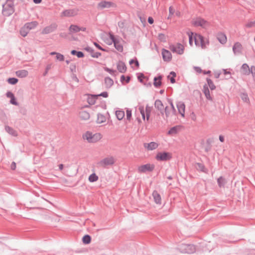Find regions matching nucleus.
I'll return each instance as SVG.
<instances>
[{
  "label": "nucleus",
  "instance_id": "e2e57ef3",
  "mask_svg": "<svg viewBox=\"0 0 255 255\" xmlns=\"http://www.w3.org/2000/svg\"><path fill=\"white\" fill-rule=\"evenodd\" d=\"M94 45L99 50H102L103 51H106V49L102 47L99 44H98L96 42H94Z\"/></svg>",
  "mask_w": 255,
  "mask_h": 255
},
{
  "label": "nucleus",
  "instance_id": "864d4df0",
  "mask_svg": "<svg viewBox=\"0 0 255 255\" xmlns=\"http://www.w3.org/2000/svg\"><path fill=\"white\" fill-rule=\"evenodd\" d=\"M104 70L112 75H114L115 74V73L116 72V70H113L112 69H110L107 67L104 68Z\"/></svg>",
  "mask_w": 255,
  "mask_h": 255
},
{
  "label": "nucleus",
  "instance_id": "2f4dec72",
  "mask_svg": "<svg viewBox=\"0 0 255 255\" xmlns=\"http://www.w3.org/2000/svg\"><path fill=\"white\" fill-rule=\"evenodd\" d=\"M37 25L36 21H32L30 22H27L24 24V26L29 30L34 28Z\"/></svg>",
  "mask_w": 255,
  "mask_h": 255
},
{
  "label": "nucleus",
  "instance_id": "473e14b6",
  "mask_svg": "<svg viewBox=\"0 0 255 255\" xmlns=\"http://www.w3.org/2000/svg\"><path fill=\"white\" fill-rule=\"evenodd\" d=\"M28 71L26 70H18L16 72V75L17 77L20 78H24L27 76Z\"/></svg>",
  "mask_w": 255,
  "mask_h": 255
},
{
  "label": "nucleus",
  "instance_id": "603ef678",
  "mask_svg": "<svg viewBox=\"0 0 255 255\" xmlns=\"http://www.w3.org/2000/svg\"><path fill=\"white\" fill-rule=\"evenodd\" d=\"M150 111H151V110H150V107H148V106H146L145 112L146 114V118L147 121H148V120L149 119Z\"/></svg>",
  "mask_w": 255,
  "mask_h": 255
},
{
  "label": "nucleus",
  "instance_id": "09e8293b",
  "mask_svg": "<svg viewBox=\"0 0 255 255\" xmlns=\"http://www.w3.org/2000/svg\"><path fill=\"white\" fill-rule=\"evenodd\" d=\"M129 63L130 65H131L132 64H134L135 66L137 68H138L139 66V62L137 60V59L135 58L134 59H131L129 61Z\"/></svg>",
  "mask_w": 255,
  "mask_h": 255
},
{
  "label": "nucleus",
  "instance_id": "13d9d810",
  "mask_svg": "<svg viewBox=\"0 0 255 255\" xmlns=\"http://www.w3.org/2000/svg\"><path fill=\"white\" fill-rule=\"evenodd\" d=\"M255 20L251 21L247 23L246 25V26L248 28H251L255 26Z\"/></svg>",
  "mask_w": 255,
  "mask_h": 255
},
{
  "label": "nucleus",
  "instance_id": "37998d69",
  "mask_svg": "<svg viewBox=\"0 0 255 255\" xmlns=\"http://www.w3.org/2000/svg\"><path fill=\"white\" fill-rule=\"evenodd\" d=\"M29 30L23 26L20 30V34L23 37H25L28 33Z\"/></svg>",
  "mask_w": 255,
  "mask_h": 255
},
{
  "label": "nucleus",
  "instance_id": "20e7f679",
  "mask_svg": "<svg viewBox=\"0 0 255 255\" xmlns=\"http://www.w3.org/2000/svg\"><path fill=\"white\" fill-rule=\"evenodd\" d=\"M178 250L181 253L191 254L195 252L196 248L192 244H182L179 245Z\"/></svg>",
  "mask_w": 255,
  "mask_h": 255
},
{
  "label": "nucleus",
  "instance_id": "ddd939ff",
  "mask_svg": "<svg viewBox=\"0 0 255 255\" xmlns=\"http://www.w3.org/2000/svg\"><path fill=\"white\" fill-rule=\"evenodd\" d=\"M115 3L113 2L106 0H102L98 3L97 5V8L98 9H103L105 8H108L111 7H113L115 6Z\"/></svg>",
  "mask_w": 255,
  "mask_h": 255
},
{
  "label": "nucleus",
  "instance_id": "b1692460",
  "mask_svg": "<svg viewBox=\"0 0 255 255\" xmlns=\"http://www.w3.org/2000/svg\"><path fill=\"white\" fill-rule=\"evenodd\" d=\"M217 38L221 44H225L227 42V37L226 35L222 32L218 33Z\"/></svg>",
  "mask_w": 255,
  "mask_h": 255
},
{
  "label": "nucleus",
  "instance_id": "6ab92c4d",
  "mask_svg": "<svg viewBox=\"0 0 255 255\" xmlns=\"http://www.w3.org/2000/svg\"><path fill=\"white\" fill-rule=\"evenodd\" d=\"M242 46L239 42H236L233 46V51L235 55L240 54L242 52Z\"/></svg>",
  "mask_w": 255,
  "mask_h": 255
},
{
  "label": "nucleus",
  "instance_id": "bb28decb",
  "mask_svg": "<svg viewBox=\"0 0 255 255\" xmlns=\"http://www.w3.org/2000/svg\"><path fill=\"white\" fill-rule=\"evenodd\" d=\"M152 196L153 197L155 202L156 204H161V196L157 191L154 190L153 192Z\"/></svg>",
  "mask_w": 255,
  "mask_h": 255
},
{
  "label": "nucleus",
  "instance_id": "a18cd8bd",
  "mask_svg": "<svg viewBox=\"0 0 255 255\" xmlns=\"http://www.w3.org/2000/svg\"><path fill=\"white\" fill-rule=\"evenodd\" d=\"M240 97L245 102L249 103L250 101L248 95L247 93H242L240 95Z\"/></svg>",
  "mask_w": 255,
  "mask_h": 255
},
{
  "label": "nucleus",
  "instance_id": "7ed1b4c3",
  "mask_svg": "<svg viewBox=\"0 0 255 255\" xmlns=\"http://www.w3.org/2000/svg\"><path fill=\"white\" fill-rule=\"evenodd\" d=\"M194 40L195 45L200 46L202 49L206 48V46L209 44V40L199 34H195Z\"/></svg>",
  "mask_w": 255,
  "mask_h": 255
},
{
  "label": "nucleus",
  "instance_id": "0eeeda50",
  "mask_svg": "<svg viewBox=\"0 0 255 255\" xmlns=\"http://www.w3.org/2000/svg\"><path fill=\"white\" fill-rule=\"evenodd\" d=\"M169 49L172 52L181 55L184 53V47L181 43H177L175 45H170Z\"/></svg>",
  "mask_w": 255,
  "mask_h": 255
},
{
  "label": "nucleus",
  "instance_id": "412c9836",
  "mask_svg": "<svg viewBox=\"0 0 255 255\" xmlns=\"http://www.w3.org/2000/svg\"><path fill=\"white\" fill-rule=\"evenodd\" d=\"M250 69L247 63H244L241 66L240 72L243 75H249L250 74Z\"/></svg>",
  "mask_w": 255,
  "mask_h": 255
},
{
  "label": "nucleus",
  "instance_id": "4c0bfd02",
  "mask_svg": "<svg viewBox=\"0 0 255 255\" xmlns=\"http://www.w3.org/2000/svg\"><path fill=\"white\" fill-rule=\"evenodd\" d=\"M176 76V73L174 71H171L169 75L167 76V78L170 80L172 84L175 83V77Z\"/></svg>",
  "mask_w": 255,
  "mask_h": 255
},
{
  "label": "nucleus",
  "instance_id": "c9c22d12",
  "mask_svg": "<svg viewBox=\"0 0 255 255\" xmlns=\"http://www.w3.org/2000/svg\"><path fill=\"white\" fill-rule=\"evenodd\" d=\"M91 237L89 235H85L82 238V242L85 245H88L91 242Z\"/></svg>",
  "mask_w": 255,
  "mask_h": 255
},
{
  "label": "nucleus",
  "instance_id": "9d476101",
  "mask_svg": "<svg viewBox=\"0 0 255 255\" xmlns=\"http://www.w3.org/2000/svg\"><path fill=\"white\" fill-rule=\"evenodd\" d=\"M115 159L113 157H106L101 160L99 163L100 166L104 168L106 167L108 165H112L115 163Z\"/></svg>",
  "mask_w": 255,
  "mask_h": 255
},
{
  "label": "nucleus",
  "instance_id": "4be33fe9",
  "mask_svg": "<svg viewBox=\"0 0 255 255\" xmlns=\"http://www.w3.org/2000/svg\"><path fill=\"white\" fill-rule=\"evenodd\" d=\"M117 67L118 70L120 73H125L127 70V67L125 63L122 61H119V62L117 63Z\"/></svg>",
  "mask_w": 255,
  "mask_h": 255
},
{
  "label": "nucleus",
  "instance_id": "f257e3e1",
  "mask_svg": "<svg viewBox=\"0 0 255 255\" xmlns=\"http://www.w3.org/2000/svg\"><path fill=\"white\" fill-rule=\"evenodd\" d=\"M109 38L112 40V42L109 44L111 45L112 43L114 44L115 48L119 52H123V46L120 44V39L119 36H115L112 32H110L108 34Z\"/></svg>",
  "mask_w": 255,
  "mask_h": 255
},
{
  "label": "nucleus",
  "instance_id": "cd10ccee",
  "mask_svg": "<svg viewBox=\"0 0 255 255\" xmlns=\"http://www.w3.org/2000/svg\"><path fill=\"white\" fill-rule=\"evenodd\" d=\"M104 82L107 89H110L114 84L113 80L109 77H105Z\"/></svg>",
  "mask_w": 255,
  "mask_h": 255
},
{
  "label": "nucleus",
  "instance_id": "1a4fd4ad",
  "mask_svg": "<svg viewBox=\"0 0 255 255\" xmlns=\"http://www.w3.org/2000/svg\"><path fill=\"white\" fill-rule=\"evenodd\" d=\"M99 136L100 135H93L91 132L88 131L83 134V137L84 139L87 140L89 142L94 143L97 141V137Z\"/></svg>",
  "mask_w": 255,
  "mask_h": 255
},
{
  "label": "nucleus",
  "instance_id": "2eb2a0df",
  "mask_svg": "<svg viewBox=\"0 0 255 255\" xmlns=\"http://www.w3.org/2000/svg\"><path fill=\"white\" fill-rule=\"evenodd\" d=\"M176 106L179 113L182 117H184L185 109V105L184 103L181 101L178 102L176 104Z\"/></svg>",
  "mask_w": 255,
  "mask_h": 255
},
{
  "label": "nucleus",
  "instance_id": "4468645a",
  "mask_svg": "<svg viewBox=\"0 0 255 255\" xmlns=\"http://www.w3.org/2000/svg\"><path fill=\"white\" fill-rule=\"evenodd\" d=\"M162 56L163 60L164 61L169 62L172 59V55L171 52L164 48L162 50Z\"/></svg>",
  "mask_w": 255,
  "mask_h": 255
},
{
  "label": "nucleus",
  "instance_id": "f3484780",
  "mask_svg": "<svg viewBox=\"0 0 255 255\" xmlns=\"http://www.w3.org/2000/svg\"><path fill=\"white\" fill-rule=\"evenodd\" d=\"M143 145L147 150H153L158 147V144L155 142L152 141L149 143H144Z\"/></svg>",
  "mask_w": 255,
  "mask_h": 255
},
{
  "label": "nucleus",
  "instance_id": "aec40b11",
  "mask_svg": "<svg viewBox=\"0 0 255 255\" xmlns=\"http://www.w3.org/2000/svg\"><path fill=\"white\" fill-rule=\"evenodd\" d=\"M203 92L206 98L209 101H213L212 97L210 95V91L208 86L205 84L203 87Z\"/></svg>",
  "mask_w": 255,
  "mask_h": 255
},
{
  "label": "nucleus",
  "instance_id": "a211bd4d",
  "mask_svg": "<svg viewBox=\"0 0 255 255\" xmlns=\"http://www.w3.org/2000/svg\"><path fill=\"white\" fill-rule=\"evenodd\" d=\"M162 77L163 76L160 74L154 77L153 84L155 88H159L161 86Z\"/></svg>",
  "mask_w": 255,
  "mask_h": 255
},
{
  "label": "nucleus",
  "instance_id": "4d7b16f0",
  "mask_svg": "<svg viewBox=\"0 0 255 255\" xmlns=\"http://www.w3.org/2000/svg\"><path fill=\"white\" fill-rule=\"evenodd\" d=\"M95 96H97L98 97L99 96H102L104 98H108L109 96V94L107 92L105 91L101 93L100 94L95 95Z\"/></svg>",
  "mask_w": 255,
  "mask_h": 255
},
{
  "label": "nucleus",
  "instance_id": "c756f323",
  "mask_svg": "<svg viewBox=\"0 0 255 255\" xmlns=\"http://www.w3.org/2000/svg\"><path fill=\"white\" fill-rule=\"evenodd\" d=\"M69 34H72L73 33H77L80 31V26L75 24H71L69 28Z\"/></svg>",
  "mask_w": 255,
  "mask_h": 255
},
{
  "label": "nucleus",
  "instance_id": "69168bd1",
  "mask_svg": "<svg viewBox=\"0 0 255 255\" xmlns=\"http://www.w3.org/2000/svg\"><path fill=\"white\" fill-rule=\"evenodd\" d=\"M76 65L74 64H71L70 66V69L72 72H76Z\"/></svg>",
  "mask_w": 255,
  "mask_h": 255
},
{
  "label": "nucleus",
  "instance_id": "3c124183",
  "mask_svg": "<svg viewBox=\"0 0 255 255\" xmlns=\"http://www.w3.org/2000/svg\"><path fill=\"white\" fill-rule=\"evenodd\" d=\"M132 117L131 110L128 109L126 111V118L127 120L130 121Z\"/></svg>",
  "mask_w": 255,
  "mask_h": 255
},
{
  "label": "nucleus",
  "instance_id": "0e129e2a",
  "mask_svg": "<svg viewBox=\"0 0 255 255\" xmlns=\"http://www.w3.org/2000/svg\"><path fill=\"white\" fill-rule=\"evenodd\" d=\"M193 68L194 70L196 71V72H197V73H201L203 71V70L200 67L194 66Z\"/></svg>",
  "mask_w": 255,
  "mask_h": 255
},
{
  "label": "nucleus",
  "instance_id": "de8ad7c7",
  "mask_svg": "<svg viewBox=\"0 0 255 255\" xmlns=\"http://www.w3.org/2000/svg\"><path fill=\"white\" fill-rule=\"evenodd\" d=\"M18 79L15 77L9 78L7 81L11 85H15L18 82Z\"/></svg>",
  "mask_w": 255,
  "mask_h": 255
},
{
  "label": "nucleus",
  "instance_id": "a878e982",
  "mask_svg": "<svg viewBox=\"0 0 255 255\" xmlns=\"http://www.w3.org/2000/svg\"><path fill=\"white\" fill-rule=\"evenodd\" d=\"M5 130L7 133L12 136H16L17 135V131L12 128L8 126H5Z\"/></svg>",
  "mask_w": 255,
  "mask_h": 255
},
{
  "label": "nucleus",
  "instance_id": "ea45409f",
  "mask_svg": "<svg viewBox=\"0 0 255 255\" xmlns=\"http://www.w3.org/2000/svg\"><path fill=\"white\" fill-rule=\"evenodd\" d=\"M206 81H207V82L208 84V86L210 88L211 90L212 91L216 89V86L214 85V84L213 83V81L211 79H210L209 78H207Z\"/></svg>",
  "mask_w": 255,
  "mask_h": 255
},
{
  "label": "nucleus",
  "instance_id": "6e6552de",
  "mask_svg": "<svg viewBox=\"0 0 255 255\" xmlns=\"http://www.w3.org/2000/svg\"><path fill=\"white\" fill-rule=\"evenodd\" d=\"M79 10L76 8L65 9L63 10L60 14L61 17H73L78 14Z\"/></svg>",
  "mask_w": 255,
  "mask_h": 255
},
{
  "label": "nucleus",
  "instance_id": "680f3d73",
  "mask_svg": "<svg viewBox=\"0 0 255 255\" xmlns=\"http://www.w3.org/2000/svg\"><path fill=\"white\" fill-rule=\"evenodd\" d=\"M6 96L8 98L11 99L14 97V95L12 92L8 91L6 93Z\"/></svg>",
  "mask_w": 255,
  "mask_h": 255
},
{
  "label": "nucleus",
  "instance_id": "72a5a7b5",
  "mask_svg": "<svg viewBox=\"0 0 255 255\" xmlns=\"http://www.w3.org/2000/svg\"><path fill=\"white\" fill-rule=\"evenodd\" d=\"M179 129H180L179 126H174L169 129V130L168 131L167 133L169 135H172V134H176Z\"/></svg>",
  "mask_w": 255,
  "mask_h": 255
},
{
  "label": "nucleus",
  "instance_id": "423d86ee",
  "mask_svg": "<svg viewBox=\"0 0 255 255\" xmlns=\"http://www.w3.org/2000/svg\"><path fill=\"white\" fill-rule=\"evenodd\" d=\"M192 24L195 26H201L205 28L209 25V23L204 18L197 17L196 19L193 20Z\"/></svg>",
  "mask_w": 255,
  "mask_h": 255
},
{
  "label": "nucleus",
  "instance_id": "dca6fc26",
  "mask_svg": "<svg viewBox=\"0 0 255 255\" xmlns=\"http://www.w3.org/2000/svg\"><path fill=\"white\" fill-rule=\"evenodd\" d=\"M86 51L89 52L91 54V56L93 58H98L99 56H101V53L99 52H94V50L90 46H86L84 49Z\"/></svg>",
  "mask_w": 255,
  "mask_h": 255
},
{
  "label": "nucleus",
  "instance_id": "c03bdc74",
  "mask_svg": "<svg viewBox=\"0 0 255 255\" xmlns=\"http://www.w3.org/2000/svg\"><path fill=\"white\" fill-rule=\"evenodd\" d=\"M106 118L103 115L101 114H98L97 115V123L99 124H101L105 122Z\"/></svg>",
  "mask_w": 255,
  "mask_h": 255
},
{
  "label": "nucleus",
  "instance_id": "39448f33",
  "mask_svg": "<svg viewBox=\"0 0 255 255\" xmlns=\"http://www.w3.org/2000/svg\"><path fill=\"white\" fill-rule=\"evenodd\" d=\"M155 158L158 161H166L172 158V154L166 151L159 152L156 154Z\"/></svg>",
  "mask_w": 255,
  "mask_h": 255
},
{
  "label": "nucleus",
  "instance_id": "5fc2aeb1",
  "mask_svg": "<svg viewBox=\"0 0 255 255\" xmlns=\"http://www.w3.org/2000/svg\"><path fill=\"white\" fill-rule=\"evenodd\" d=\"M158 39L163 42L166 41V36L163 33H159L158 35Z\"/></svg>",
  "mask_w": 255,
  "mask_h": 255
},
{
  "label": "nucleus",
  "instance_id": "f704fd0d",
  "mask_svg": "<svg viewBox=\"0 0 255 255\" xmlns=\"http://www.w3.org/2000/svg\"><path fill=\"white\" fill-rule=\"evenodd\" d=\"M115 114L117 118L120 121L123 120L125 116V112L123 110H117Z\"/></svg>",
  "mask_w": 255,
  "mask_h": 255
},
{
  "label": "nucleus",
  "instance_id": "49530a36",
  "mask_svg": "<svg viewBox=\"0 0 255 255\" xmlns=\"http://www.w3.org/2000/svg\"><path fill=\"white\" fill-rule=\"evenodd\" d=\"M137 78L138 81L141 83H143V80L146 78V76L142 73H137Z\"/></svg>",
  "mask_w": 255,
  "mask_h": 255
},
{
  "label": "nucleus",
  "instance_id": "f03ea898",
  "mask_svg": "<svg viewBox=\"0 0 255 255\" xmlns=\"http://www.w3.org/2000/svg\"><path fill=\"white\" fill-rule=\"evenodd\" d=\"M14 11L13 2L8 0L2 5V13L3 15L8 16Z\"/></svg>",
  "mask_w": 255,
  "mask_h": 255
},
{
  "label": "nucleus",
  "instance_id": "052dcab7",
  "mask_svg": "<svg viewBox=\"0 0 255 255\" xmlns=\"http://www.w3.org/2000/svg\"><path fill=\"white\" fill-rule=\"evenodd\" d=\"M250 74H252L253 77L255 79V66H252L251 67Z\"/></svg>",
  "mask_w": 255,
  "mask_h": 255
},
{
  "label": "nucleus",
  "instance_id": "9b49d317",
  "mask_svg": "<svg viewBox=\"0 0 255 255\" xmlns=\"http://www.w3.org/2000/svg\"><path fill=\"white\" fill-rule=\"evenodd\" d=\"M154 165L147 163L139 166L138 168V171L139 172L145 173L147 171L151 172L154 169Z\"/></svg>",
  "mask_w": 255,
  "mask_h": 255
},
{
  "label": "nucleus",
  "instance_id": "393cba45",
  "mask_svg": "<svg viewBox=\"0 0 255 255\" xmlns=\"http://www.w3.org/2000/svg\"><path fill=\"white\" fill-rule=\"evenodd\" d=\"M79 116L80 119L83 120H88L90 117V114L86 111H80L79 113Z\"/></svg>",
  "mask_w": 255,
  "mask_h": 255
},
{
  "label": "nucleus",
  "instance_id": "79ce46f5",
  "mask_svg": "<svg viewBox=\"0 0 255 255\" xmlns=\"http://www.w3.org/2000/svg\"><path fill=\"white\" fill-rule=\"evenodd\" d=\"M130 78L129 76L126 77L124 75H122L120 78L121 82L124 84L128 83L130 81Z\"/></svg>",
  "mask_w": 255,
  "mask_h": 255
},
{
  "label": "nucleus",
  "instance_id": "8fccbe9b",
  "mask_svg": "<svg viewBox=\"0 0 255 255\" xmlns=\"http://www.w3.org/2000/svg\"><path fill=\"white\" fill-rule=\"evenodd\" d=\"M56 59L58 61L62 62V61H64L65 57L63 54H62L60 53H58L56 56Z\"/></svg>",
  "mask_w": 255,
  "mask_h": 255
},
{
  "label": "nucleus",
  "instance_id": "6e6d98bb",
  "mask_svg": "<svg viewBox=\"0 0 255 255\" xmlns=\"http://www.w3.org/2000/svg\"><path fill=\"white\" fill-rule=\"evenodd\" d=\"M9 102L11 104L15 106H18L19 104L17 102L16 99L15 97V96L12 98L10 99Z\"/></svg>",
  "mask_w": 255,
  "mask_h": 255
},
{
  "label": "nucleus",
  "instance_id": "5701e85b",
  "mask_svg": "<svg viewBox=\"0 0 255 255\" xmlns=\"http://www.w3.org/2000/svg\"><path fill=\"white\" fill-rule=\"evenodd\" d=\"M195 167L197 170L205 173H207L208 169L206 168L205 165L203 163H196Z\"/></svg>",
  "mask_w": 255,
  "mask_h": 255
},
{
  "label": "nucleus",
  "instance_id": "774afa93",
  "mask_svg": "<svg viewBox=\"0 0 255 255\" xmlns=\"http://www.w3.org/2000/svg\"><path fill=\"white\" fill-rule=\"evenodd\" d=\"M171 111L173 115H175L176 113V109L174 106V105H171Z\"/></svg>",
  "mask_w": 255,
  "mask_h": 255
},
{
  "label": "nucleus",
  "instance_id": "bf43d9fd",
  "mask_svg": "<svg viewBox=\"0 0 255 255\" xmlns=\"http://www.w3.org/2000/svg\"><path fill=\"white\" fill-rule=\"evenodd\" d=\"M168 107L167 106H166L164 108V112H165V116L167 118L169 117L170 115V111L168 110Z\"/></svg>",
  "mask_w": 255,
  "mask_h": 255
},
{
  "label": "nucleus",
  "instance_id": "a19ab883",
  "mask_svg": "<svg viewBox=\"0 0 255 255\" xmlns=\"http://www.w3.org/2000/svg\"><path fill=\"white\" fill-rule=\"evenodd\" d=\"M98 176L96 175L95 173H93L89 176V181L90 182H94L97 181L98 180Z\"/></svg>",
  "mask_w": 255,
  "mask_h": 255
},
{
  "label": "nucleus",
  "instance_id": "f8f14e48",
  "mask_svg": "<svg viewBox=\"0 0 255 255\" xmlns=\"http://www.w3.org/2000/svg\"><path fill=\"white\" fill-rule=\"evenodd\" d=\"M58 25L56 23H52L50 25L46 26L42 31L43 34H47L54 32L57 28Z\"/></svg>",
  "mask_w": 255,
  "mask_h": 255
},
{
  "label": "nucleus",
  "instance_id": "58836bf2",
  "mask_svg": "<svg viewBox=\"0 0 255 255\" xmlns=\"http://www.w3.org/2000/svg\"><path fill=\"white\" fill-rule=\"evenodd\" d=\"M95 95H93L91 97H89L87 100L88 103L91 105H94L96 103V101L98 98L97 96H95Z\"/></svg>",
  "mask_w": 255,
  "mask_h": 255
},
{
  "label": "nucleus",
  "instance_id": "e433bc0d",
  "mask_svg": "<svg viewBox=\"0 0 255 255\" xmlns=\"http://www.w3.org/2000/svg\"><path fill=\"white\" fill-rule=\"evenodd\" d=\"M71 54L72 55H76L78 58H83L84 57V53L80 51L72 50L71 51Z\"/></svg>",
  "mask_w": 255,
  "mask_h": 255
},
{
  "label": "nucleus",
  "instance_id": "7c9ffc66",
  "mask_svg": "<svg viewBox=\"0 0 255 255\" xmlns=\"http://www.w3.org/2000/svg\"><path fill=\"white\" fill-rule=\"evenodd\" d=\"M154 106L158 111H162L164 108L163 103L160 100H156L155 101Z\"/></svg>",
  "mask_w": 255,
  "mask_h": 255
},
{
  "label": "nucleus",
  "instance_id": "338daca9",
  "mask_svg": "<svg viewBox=\"0 0 255 255\" xmlns=\"http://www.w3.org/2000/svg\"><path fill=\"white\" fill-rule=\"evenodd\" d=\"M139 112H140L141 116L143 115H144L145 114V112L144 111V108L143 106H140L139 107Z\"/></svg>",
  "mask_w": 255,
  "mask_h": 255
},
{
  "label": "nucleus",
  "instance_id": "c85d7f7f",
  "mask_svg": "<svg viewBox=\"0 0 255 255\" xmlns=\"http://www.w3.org/2000/svg\"><path fill=\"white\" fill-rule=\"evenodd\" d=\"M227 183V180L223 176H220L217 179V183L220 188L224 187Z\"/></svg>",
  "mask_w": 255,
  "mask_h": 255
}]
</instances>
